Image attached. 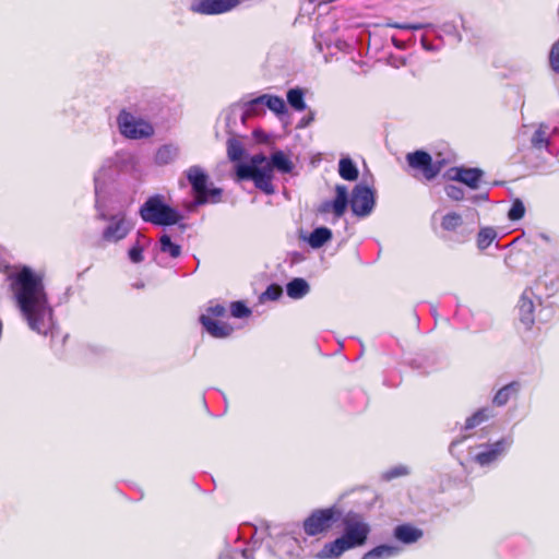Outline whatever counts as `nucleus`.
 Segmentation results:
<instances>
[{"mask_svg":"<svg viewBox=\"0 0 559 559\" xmlns=\"http://www.w3.org/2000/svg\"><path fill=\"white\" fill-rule=\"evenodd\" d=\"M258 102H263V105H265L270 110H272L276 115H281L286 111L285 102L280 96L264 94L257 97V100L254 103Z\"/></svg>","mask_w":559,"mask_h":559,"instance_id":"20","label":"nucleus"},{"mask_svg":"<svg viewBox=\"0 0 559 559\" xmlns=\"http://www.w3.org/2000/svg\"><path fill=\"white\" fill-rule=\"evenodd\" d=\"M283 294V288L277 284H271L267 286L262 297L267 300H277Z\"/></svg>","mask_w":559,"mask_h":559,"instance_id":"37","label":"nucleus"},{"mask_svg":"<svg viewBox=\"0 0 559 559\" xmlns=\"http://www.w3.org/2000/svg\"><path fill=\"white\" fill-rule=\"evenodd\" d=\"M294 163L282 151H276L267 158L259 153L250 157L248 164H238L236 166V180H252L254 187L266 195L275 193L273 185L274 169L282 174H290L294 170Z\"/></svg>","mask_w":559,"mask_h":559,"instance_id":"2","label":"nucleus"},{"mask_svg":"<svg viewBox=\"0 0 559 559\" xmlns=\"http://www.w3.org/2000/svg\"><path fill=\"white\" fill-rule=\"evenodd\" d=\"M245 155V148L240 141L229 139L227 141V156L231 162H239Z\"/></svg>","mask_w":559,"mask_h":559,"instance_id":"30","label":"nucleus"},{"mask_svg":"<svg viewBox=\"0 0 559 559\" xmlns=\"http://www.w3.org/2000/svg\"><path fill=\"white\" fill-rule=\"evenodd\" d=\"M440 225L445 231H456L463 225V217L456 212H449L442 216Z\"/></svg>","mask_w":559,"mask_h":559,"instance_id":"26","label":"nucleus"},{"mask_svg":"<svg viewBox=\"0 0 559 559\" xmlns=\"http://www.w3.org/2000/svg\"><path fill=\"white\" fill-rule=\"evenodd\" d=\"M148 243V239L144 236L139 235L136 241L132 245V247L128 251V257L132 263H141L144 260V249Z\"/></svg>","mask_w":559,"mask_h":559,"instance_id":"22","label":"nucleus"},{"mask_svg":"<svg viewBox=\"0 0 559 559\" xmlns=\"http://www.w3.org/2000/svg\"><path fill=\"white\" fill-rule=\"evenodd\" d=\"M484 171L480 168L452 167L449 170V178L464 183L471 189H478Z\"/></svg>","mask_w":559,"mask_h":559,"instance_id":"12","label":"nucleus"},{"mask_svg":"<svg viewBox=\"0 0 559 559\" xmlns=\"http://www.w3.org/2000/svg\"><path fill=\"white\" fill-rule=\"evenodd\" d=\"M141 218L158 226L176 225L182 219V215L164 202V197L155 194L150 197L140 207Z\"/></svg>","mask_w":559,"mask_h":559,"instance_id":"4","label":"nucleus"},{"mask_svg":"<svg viewBox=\"0 0 559 559\" xmlns=\"http://www.w3.org/2000/svg\"><path fill=\"white\" fill-rule=\"evenodd\" d=\"M186 178L191 186L195 205L206 203H219L223 198V189L207 188L209 175L200 165H192L185 170Z\"/></svg>","mask_w":559,"mask_h":559,"instance_id":"5","label":"nucleus"},{"mask_svg":"<svg viewBox=\"0 0 559 559\" xmlns=\"http://www.w3.org/2000/svg\"><path fill=\"white\" fill-rule=\"evenodd\" d=\"M423 535V531L412 524H401L394 528V537L404 544L416 543Z\"/></svg>","mask_w":559,"mask_h":559,"instance_id":"16","label":"nucleus"},{"mask_svg":"<svg viewBox=\"0 0 559 559\" xmlns=\"http://www.w3.org/2000/svg\"><path fill=\"white\" fill-rule=\"evenodd\" d=\"M549 144L546 131L543 128H538L532 136V145L536 148L547 147Z\"/></svg>","mask_w":559,"mask_h":559,"instance_id":"35","label":"nucleus"},{"mask_svg":"<svg viewBox=\"0 0 559 559\" xmlns=\"http://www.w3.org/2000/svg\"><path fill=\"white\" fill-rule=\"evenodd\" d=\"M444 190L447 195L454 201H461L464 199L465 193L461 187L448 185Z\"/></svg>","mask_w":559,"mask_h":559,"instance_id":"38","label":"nucleus"},{"mask_svg":"<svg viewBox=\"0 0 559 559\" xmlns=\"http://www.w3.org/2000/svg\"><path fill=\"white\" fill-rule=\"evenodd\" d=\"M340 512L334 507L316 509L305 519L302 528L306 535L317 536L326 533L337 520Z\"/></svg>","mask_w":559,"mask_h":559,"instance_id":"7","label":"nucleus"},{"mask_svg":"<svg viewBox=\"0 0 559 559\" xmlns=\"http://www.w3.org/2000/svg\"><path fill=\"white\" fill-rule=\"evenodd\" d=\"M10 290L28 326L41 335H50V346L62 347L68 334L56 326L53 311L49 306L44 284V274L23 265L17 272L8 274Z\"/></svg>","mask_w":559,"mask_h":559,"instance_id":"1","label":"nucleus"},{"mask_svg":"<svg viewBox=\"0 0 559 559\" xmlns=\"http://www.w3.org/2000/svg\"><path fill=\"white\" fill-rule=\"evenodd\" d=\"M521 384L518 381H513L502 386L493 396L492 403L496 406L506 405L511 399L515 397L520 392Z\"/></svg>","mask_w":559,"mask_h":559,"instance_id":"18","label":"nucleus"},{"mask_svg":"<svg viewBox=\"0 0 559 559\" xmlns=\"http://www.w3.org/2000/svg\"><path fill=\"white\" fill-rule=\"evenodd\" d=\"M340 176L348 181H354L358 178V169L350 158H342L338 163Z\"/></svg>","mask_w":559,"mask_h":559,"instance_id":"24","label":"nucleus"},{"mask_svg":"<svg viewBox=\"0 0 559 559\" xmlns=\"http://www.w3.org/2000/svg\"><path fill=\"white\" fill-rule=\"evenodd\" d=\"M507 445L508 444L503 439L495 443L484 445V450L476 454L475 462L481 466L493 463L506 451Z\"/></svg>","mask_w":559,"mask_h":559,"instance_id":"13","label":"nucleus"},{"mask_svg":"<svg viewBox=\"0 0 559 559\" xmlns=\"http://www.w3.org/2000/svg\"><path fill=\"white\" fill-rule=\"evenodd\" d=\"M386 26L397 29H420L423 27L421 24H406V23H396V22H388Z\"/></svg>","mask_w":559,"mask_h":559,"instance_id":"40","label":"nucleus"},{"mask_svg":"<svg viewBox=\"0 0 559 559\" xmlns=\"http://www.w3.org/2000/svg\"><path fill=\"white\" fill-rule=\"evenodd\" d=\"M179 146L173 143L160 145L154 155V163L158 166H166L177 159Z\"/></svg>","mask_w":559,"mask_h":559,"instance_id":"17","label":"nucleus"},{"mask_svg":"<svg viewBox=\"0 0 559 559\" xmlns=\"http://www.w3.org/2000/svg\"><path fill=\"white\" fill-rule=\"evenodd\" d=\"M406 162L412 169L419 170L428 181L435 179L445 165L444 160L433 162L431 155L421 150L408 153Z\"/></svg>","mask_w":559,"mask_h":559,"instance_id":"8","label":"nucleus"},{"mask_svg":"<svg viewBox=\"0 0 559 559\" xmlns=\"http://www.w3.org/2000/svg\"><path fill=\"white\" fill-rule=\"evenodd\" d=\"M332 238V231L326 227L316 228L309 236V245L312 248H320Z\"/></svg>","mask_w":559,"mask_h":559,"instance_id":"25","label":"nucleus"},{"mask_svg":"<svg viewBox=\"0 0 559 559\" xmlns=\"http://www.w3.org/2000/svg\"><path fill=\"white\" fill-rule=\"evenodd\" d=\"M549 67L554 72L559 73V39L550 48Z\"/></svg>","mask_w":559,"mask_h":559,"instance_id":"36","label":"nucleus"},{"mask_svg":"<svg viewBox=\"0 0 559 559\" xmlns=\"http://www.w3.org/2000/svg\"><path fill=\"white\" fill-rule=\"evenodd\" d=\"M397 554V548L389 545H380L366 552L361 559H386Z\"/></svg>","mask_w":559,"mask_h":559,"instance_id":"23","label":"nucleus"},{"mask_svg":"<svg viewBox=\"0 0 559 559\" xmlns=\"http://www.w3.org/2000/svg\"><path fill=\"white\" fill-rule=\"evenodd\" d=\"M255 100L257 98H253L245 104V112L242 119L264 114V109L262 108L263 102L254 103Z\"/></svg>","mask_w":559,"mask_h":559,"instance_id":"32","label":"nucleus"},{"mask_svg":"<svg viewBox=\"0 0 559 559\" xmlns=\"http://www.w3.org/2000/svg\"><path fill=\"white\" fill-rule=\"evenodd\" d=\"M525 215L524 203L520 199H515L508 212V218L510 221H520Z\"/></svg>","mask_w":559,"mask_h":559,"instance_id":"34","label":"nucleus"},{"mask_svg":"<svg viewBox=\"0 0 559 559\" xmlns=\"http://www.w3.org/2000/svg\"><path fill=\"white\" fill-rule=\"evenodd\" d=\"M491 416L492 414L488 408H480L466 419L464 428L465 430L473 429L488 420Z\"/></svg>","mask_w":559,"mask_h":559,"instance_id":"27","label":"nucleus"},{"mask_svg":"<svg viewBox=\"0 0 559 559\" xmlns=\"http://www.w3.org/2000/svg\"><path fill=\"white\" fill-rule=\"evenodd\" d=\"M330 210H332V204L331 202H324L322 205H321V212H329Z\"/></svg>","mask_w":559,"mask_h":559,"instance_id":"41","label":"nucleus"},{"mask_svg":"<svg viewBox=\"0 0 559 559\" xmlns=\"http://www.w3.org/2000/svg\"><path fill=\"white\" fill-rule=\"evenodd\" d=\"M230 313L235 318H249L252 313L251 309L243 301H233L230 304Z\"/></svg>","mask_w":559,"mask_h":559,"instance_id":"33","label":"nucleus"},{"mask_svg":"<svg viewBox=\"0 0 559 559\" xmlns=\"http://www.w3.org/2000/svg\"><path fill=\"white\" fill-rule=\"evenodd\" d=\"M117 123L120 133L127 139H147L154 134V128L150 122L134 117L124 109L119 112Z\"/></svg>","mask_w":559,"mask_h":559,"instance_id":"6","label":"nucleus"},{"mask_svg":"<svg viewBox=\"0 0 559 559\" xmlns=\"http://www.w3.org/2000/svg\"><path fill=\"white\" fill-rule=\"evenodd\" d=\"M336 197L331 202L332 204V211L336 218L342 217L345 214L348 198H347V189L345 186H337L336 189Z\"/></svg>","mask_w":559,"mask_h":559,"instance_id":"19","label":"nucleus"},{"mask_svg":"<svg viewBox=\"0 0 559 559\" xmlns=\"http://www.w3.org/2000/svg\"><path fill=\"white\" fill-rule=\"evenodd\" d=\"M132 226L124 213H118L108 217V225L104 228L100 240L104 243H117L123 240L131 231Z\"/></svg>","mask_w":559,"mask_h":559,"instance_id":"9","label":"nucleus"},{"mask_svg":"<svg viewBox=\"0 0 559 559\" xmlns=\"http://www.w3.org/2000/svg\"><path fill=\"white\" fill-rule=\"evenodd\" d=\"M497 237V231L492 227H483L477 234V246L484 250L488 248Z\"/></svg>","mask_w":559,"mask_h":559,"instance_id":"28","label":"nucleus"},{"mask_svg":"<svg viewBox=\"0 0 559 559\" xmlns=\"http://www.w3.org/2000/svg\"><path fill=\"white\" fill-rule=\"evenodd\" d=\"M200 322L203 325V328L205 329V331L212 337H215V338L228 337L234 331V328L230 324H228L226 322H221V321L214 320L210 316L202 314L200 317Z\"/></svg>","mask_w":559,"mask_h":559,"instance_id":"14","label":"nucleus"},{"mask_svg":"<svg viewBox=\"0 0 559 559\" xmlns=\"http://www.w3.org/2000/svg\"><path fill=\"white\" fill-rule=\"evenodd\" d=\"M160 251L169 254L171 258H178L181 254V247L171 241L167 234L159 238Z\"/></svg>","mask_w":559,"mask_h":559,"instance_id":"31","label":"nucleus"},{"mask_svg":"<svg viewBox=\"0 0 559 559\" xmlns=\"http://www.w3.org/2000/svg\"><path fill=\"white\" fill-rule=\"evenodd\" d=\"M286 292L290 298L299 299L309 292V285L304 278L297 277L287 284Z\"/></svg>","mask_w":559,"mask_h":559,"instance_id":"21","label":"nucleus"},{"mask_svg":"<svg viewBox=\"0 0 559 559\" xmlns=\"http://www.w3.org/2000/svg\"><path fill=\"white\" fill-rule=\"evenodd\" d=\"M205 316H210L211 318H222V317H225L226 314V308L223 306V305H214V306H210L207 309H206V313H204Z\"/></svg>","mask_w":559,"mask_h":559,"instance_id":"39","label":"nucleus"},{"mask_svg":"<svg viewBox=\"0 0 559 559\" xmlns=\"http://www.w3.org/2000/svg\"><path fill=\"white\" fill-rule=\"evenodd\" d=\"M349 204L355 215L359 217L369 215L374 206L373 191L367 186H356L353 189Z\"/></svg>","mask_w":559,"mask_h":559,"instance_id":"11","label":"nucleus"},{"mask_svg":"<svg viewBox=\"0 0 559 559\" xmlns=\"http://www.w3.org/2000/svg\"><path fill=\"white\" fill-rule=\"evenodd\" d=\"M241 3V0H192L190 11L201 15L227 13Z\"/></svg>","mask_w":559,"mask_h":559,"instance_id":"10","label":"nucleus"},{"mask_svg":"<svg viewBox=\"0 0 559 559\" xmlns=\"http://www.w3.org/2000/svg\"><path fill=\"white\" fill-rule=\"evenodd\" d=\"M344 532L333 542L326 543L320 556L323 558H338L345 551L361 547L370 534V525L359 513L349 512L343 519Z\"/></svg>","mask_w":559,"mask_h":559,"instance_id":"3","label":"nucleus"},{"mask_svg":"<svg viewBox=\"0 0 559 559\" xmlns=\"http://www.w3.org/2000/svg\"><path fill=\"white\" fill-rule=\"evenodd\" d=\"M287 102L297 111H304L306 109L304 91L301 88L289 90L287 92Z\"/></svg>","mask_w":559,"mask_h":559,"instance_id":"29","label":"nucleus"},{"mask_svg":"<svg viewBox=\"0 0 559 559\" xmlns=\"http://www.w3.org/2000/svg\"><path fill=\"white\" fill-rule=\"evenodd\" d=\"M534 302L532 297L527 294V292H524L522 296L520 297L519 304H518V310H519V319L521 323L525 326L526 330H530L534 322Z\"/></svg>","mask_w":559,"mask_h":559,"instance_id":"15","label":"nucleus"}]
</instances>
